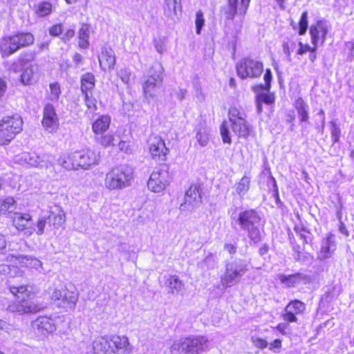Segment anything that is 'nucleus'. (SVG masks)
<instances>
[{"label":"nucleus","mask_w":354,"mask_h":354,"mask_svg":"<svg viewBox=\"0 0 354 354\" xmlns=\"http://www.w3.org/2000/svg\"><path fill=\"white\" fill-rule=\"evenodd\" d=\"M96 354H126L131 352V345L126 336L116 335L98 336L93 342Z\"/></svg>","instance_id":"f257e3e1"},{"label":"nucleus","mask_w":354,"mask_h":354,"mask_svg":"<svg viewBox=\"0 0 354 354\" xmlns=\"http://www.w3.org/2000/svg\"><path fill=\"white\" fill-rule=\"evenodd\" d=\"M209 339L202 335H190L174 341L171 354H201L209 349Z\"/></svg>","instance_id":"f03ea898"},{"label":"nucleus","mask_w":354,"mask_h":354,"mask_svg":"<svg viewBox=\"0 0 354 354\" xmlns=\"http://www.w3.org/2000/svg\"><path fill=\"white\" fill-rule=\"evenodd\" d=\"M10 290L16 297V301L10 304L7 310L11 313H17L20 315L36 313L39 310L37 305L31 300V290L25 286H10Z\"/></svg>","instance_id":"7ed1b4c3"},{"label":"nucleus","mask_w":354,"mask_h":354,"mask_svg":"<svg viewBox=\"0 0 354 354\" xmlns=\"http://www.w3.org/2000/svg\"><path fill=\"white\" fill-rule=\"evenodd\" d=\"M133 179V169L127 165H120L106 174L104 187L111 191L123 189L131 185Z\"/></svg>","instance_id":"20e7f679"},{"label":"nucleus","mask_w":354,"mask_h":354,"mask_svg":"<svg viewBox=\"0 0 354 354\" xmlns=\"http://www.w3.org/2000/svg\"><path fill=\"white\" fill-rule=\"evenodd\" d=\"M237 222L241 228L247 232L250 241L257 243L261 241V218L254 209L245 210L239 214Z\"/></svg>","instance_id":"39448f33"},{"label":"nucleus","mask_w":354,"mask_h":354,"mask_svg":"<svg viewBox=\"0 0 354 354\" xmlns=\"http://www.w3.org/2000/svg\"><path fill=\"white\" fill-rule=\"evenodd\" d=\"M54 156L48 153L38 155L36 153L23 152L14 158L15 163L26 167H36L41 169L54 170Z\"/></svg>","instance_id":"423d86ee"},{"label":"nucleus","mask_w":354,"mask_h":354,"mask_svg":"<svg viewBox=\"0 0 354 354\" xmlns=\"http://www.w3.org/2000/svg\"><path fill=\"white\" fill-rule=\"evenodd\" d=\"M162 68L159 64L152 66L145 76L142 84L145 97L147 99L156 97L162 83Z\"/></svg>","instance_id":"0eeeda50"},{"label":"nucleus","mask_w":354,"mask_h":354,"mask_svg":"<svg viewBox=\"0 0 354 354\" xmlns=\"http://www.w3.org/2000/svg\"><path fill=\"white\" fill-rule=\"evenodd\" d=\"M229 122L233 133L239 138H247L252 129L246 121V114L236 107H231L228 112Z\"/></svg>","instance_id":"6e6552de"},{"label":"nucleus","mask_w":354,"mask_h":354,"mask_svg":"<svg viewBox=\"0 0 354 354\" xmlns=\"http://www.w3.org/2000/svg\"><path fill=\"white\" fill-rule=\"evenodd\" d=\"M23 121L18 115L4 117L0 122V145L10 142L22 130Z\"/></svg>","instance_id":"1a4fd4ad"},{"label":"nucleus","mask_w":354,"mask_h":354,"mask_svg":"<svg viewBox=\"0 0 354 354\" xmlns=\"http://www.w3.org/2000/svg\"><path fill=\"white\" fill-rule=\"evenodd\" d=\"M248 270L247 264L242 260H235L228 263L225 271L221 278V282L225 287H231L237 283Z\"/></svg>","instance_id":"9d476101"},{"label":"nucleus","mask_w":354,"mask_h":354,"mask_svg":"<svg viewBox=\"0 0 354 354\" xmlns=\"http://www.w3.org/2000/svg\"><path fill=\"white\" fill-rule=\"evenodd\" d=\"M263 71V63L257 59L243 58L236 64L237 74L241 79L259 77Z\"/></svg>","instance_id":"9b49d317"},{"label":"nucleus","mask_w":354,"mask_h":354,"mask_svg":"<svg viewBox=\"0 0 354 354\" xmlns=\"http://www.w3.org/2000/svg\"><path fill=\"white\" fill-rule=\"evenodd\" d=\"M171 176L166 165L156 168L151 173L147 183L149 189L155 193L163 191L170 183Z\"/></svg>","instance_id":"f8f14e48"},{"label":"nucleus","mask_w":354,"mask_h":354,"mask_svg":"<svg viewBox=\"0 0 354 354\" xmlns=\"http://www.w3.org/2000/svg\"><path fill=\"white\" fill-rule=\"evenodd\" d=\"M52 300L59 308H72L75 307L78 300V293L76 290L62 287L54 290L52 294Z\"/></svg>","instance_id":"ddd939ff"},{"label":"nucleus","mask_w":354,"mask_h":354,"mask_svg":"<svg viewBox=\"0 0 354 354\" xmlns=\"http://www.w3.org/2000/svg\"><path fill=\"white\" fill-rule=\"evenodd\" d=\"M14 226L24 235L30 236L35 230V225L32 221V216L28 213L15 212L12 216Z\"/></svg>","instance_id":"4468645a"},{"label":"nucleus","mask_w":354,"mask_h":354,"mask_svg":"<svg viewBox=\"0 0 354 354\" xmlns=\"http://www.w3.org/2000/svg\"><path fill=\"white\" fill-rule=\"evenodd\" d=\"M35 333L39 337H45L56 330L55 321L48 317H39L32 322Z\"/></svg>","instance_id":"2eb2a0df"},{"label":"nucleus","mask_w":354,"mask_h":354,"mask_svg":"<svg viewBox=\"0 0 354 354\" xmlns=\"http://www.w3.org/2000/svg\"><path fill=\"white\" fill-rule=\"evenodd\" d=\"M75 158L77 160L79 168L88 169L91 166L98 164L99 154L94 150L87 148L75 151Z\"/></svg>","instance_id":"dca6fc26"},{"label":"nucleus","mask_w":354,"mask_h":354,"mask_svg":"<svg viewBox=\"0 0 354 354\" xmlns=\"http://www.w3.org/2000/svg\"><path fill=\"white\" fill-rule=\"evenodd\" d=\"M41 124L49 133L55 132L58 129L59 119L53 104L48 103L44 106Z\"/></svg>","instance_id":"f3484780"},{"label":"nucleus","mask_w":354,"mask_h":354,"mask_svg":"<svg viewBox=\"0 0 354 354\" xmlns=\"http://www.w3.org/2000/svg\"><path fill=\"white\" fill-rule=\"evenodd\" d=\"M149 150L153 159L160 161L166 160L169 152L165 141L159 136H154L149 140Z\"/></svg>","instance_id":"a211bd4d"},{"label":"nucleus","mask_w":354,"mask_h":354,"mask_svg":"<svg viewBox=\"0 0 354 354\" xmlns=\"http://www.w3.org/2000/svg\"><path fill=\"white\" fill-rule=\"evenodd\" d=\"M329 27L328 23L324 20H319L310 28L311 42L313 46H318L324 44Z\"/></svg>","instance_id":"6ab92c4d"},{"label":"nucleus","mask_w":354,"mask_h":354,"mask_svg":"<svg viewBox=\"0 0 354 354\" xmlns=\"http://www.w3.org/2000/svg\"><path fill=\"white\" fill-rule=\"evenodd\" d=\"M306 310V305L299 300H292L286 306L282 314L283 319L287 322H297V315H301Z\"/></svg>","instance_id":"aec40b11"},{"label":"nucleus","mask_w":354,"mask_h":354,"mask_svg":"<svg viewBox=\"0 0 354 354\" xmlns=\"http://www.w3.org/2000/svg\"><path fill=\"white\" fill-rule=\"evenodd\" d=\"M7 261L15 264H19L22 267L33 268L41 272L43 270L42 263L37 259L30 256L9 254L7 257Z\"/></svg>","instance_id":"412c9836"},{"label":"nucleus","mask_w":354,"mask_h":354,"mask_svg":"<svg viewBox=\"0 0 354 354\" xmlns=\"http://www.w3.org/2000/svg\"><path fill=\"white\" fill-rule=\"evenodd\" d=\"M201 189L198 185H191L185 195V203L180 205V209L192 210L201 203Z\"/></svg>","instance_id":"4be33fe9"},{"label":"nucleus","mask_w":354,"mask_h":354,"mask_svg":"<svg viewBox=\"0 0 354 354\" xmlns=\"http://www.w3.org/2000/svg\"><path fill=\"white\" fill-rule=\"evenodd\" d=\"M334 239V234L329 233L327 236L322 240L321 248L318 252V259L324 260L330 258L332 256L335 250Z\"/></svg>","instance_id":"5701e85b"},{"label":"nucleus","mask_w":354,"mask_h":354,"mask_svg":"<svg viewBox=\"0 0 354 354\" xmlns=\"http://www.w3.org/2000/svg\"><path fill=\"white\" fill-rule=\"evenodd\" d=\"M99 63L103 71L111 69L115 63V53L112 48L103 47L99 56Z\"/></svg>","instance_id":"b1692460"},{"label":"nucleus","mask_w":354,"mask_h":354,"mask_svg":"<svg viewBox=\"0 0 354 354\" xmlns=\"http://www.w3.org/2000/svg\"><path fill=\"white\" fill-rule=\"evenodd\" d=\"M18 50V46L13 35L5 36L0 39V53L3 57H8Z\"/></svg>","instance_id":"393cba45"},{"label":"nucleus","mask_w":354,"mask_h":354,"mask_svg":"<svg viewBox=\"0 0 354 354\" xmlns=\"http://www.w3.org/2000/svg\"><path fill=\"white\" fill-rule=\"evenodd\" d=\"M279 279L286 287L291 288L302 282L306 283L309 280V277L301 272L293 274H279Z\"/></svg>","instance_id":"a878e982"},{"label":"nucleus","mask_w":354,"mask_h":354,"mask_svg":"<svg viewBox=\"0 0 354 354\" xmlns=\"http://www.w3.org/2000/svg\"><path fill=\"white\" fill-rule=\"evenodd\" d=\"M250 0H228L230 12L228 19H232L236 14L244 15L247 11Z\"/></svg>","instance_id":"bb28decb"},{"label":"nucleus","mask_w":354,"mask_h":354,"mask_svg":"<svg viewBox=\"0 0 354 354\" xmlns=\"http://www.w3.org/2000/svg\"><path fill=\"white\" fill-rule=\"evenodd\" d=\"M294 107L297 111L299 122L301 124H306L309 121V111L310 108L308 104L301 97H298L295 100Z\"/></svg>","instance_id":"cd10ccee"},{"label":"nucleus","mask_w":354,"mask_h":354,"mask_svg":"<svg viewBox=\"0 0 354 354\" xmlns=\"http://www.w3.org/2000/svg\"><path fill=\"white\" fill-rule=\"evenodd\" d=\"M47 219L50 226L53 225L54 228L58 229L64 225L66 216L64 211L60 207H57L55 210L50 212Z\"/></svg>","instance_id":"c85d7f7f"},{"label":"nucleus","mask_w":354,"mask_h":354,"mask_svg":"<svg viewBox=\"0 0 354 354\" xmlns=\"http://www.w3.org/2000/svg\"><path fill=\"white\" fill-rule=\"evenodd\" d=\"M111 118L108 115H102L92 124V131L95 136L104 133L109 128Z\"/></svg>","instance_id":"c756f323"},{"label":"nucleus","mask_w":354,"mask_h":354,"mask_svg":"<svg viewBox=\"0 0 354 354\" xmlns=\"http://www.w3.org/2000/svg\"><path fill=\"white\" fill-rule=\"evenodd\" d=\"M251 185V178L248 176H243L234 186V194L237 195L240 199H243L248 192Z\"/></svg>","instance_id":"7c9ffc66"},{"label":"nucleus","mask_w":354,"mask_h":354,"mask_svg":"<svg viewBox=\"0 0 354 354\" xmlns=\"http://www.w3.org/2000/svg\"><path fill=\"white\" fill-rule=\"evenodd\" d=\"M91 33V26L87 24H82L78 30L79 46L80 48L87 49L89 47Z\"/></svg>","instance_id":"2f4dec72"},{"label":"nucleus","mask_w":354,"mask_h":354,"mask_svg":"<svg viewBox=\"0 0 354 354\" xmlns=\"http://www.w3.org/2000/svg\"><path fill=\"white\" fill-rule=\"evenodd\" d=\"M58 164L68 171L79 169L77 160L75 158V152L61 156L58 159Z\"/></svg>","instance_id":"473e14b6"},{"label":"nucleus","mask_w":354,"mask_h":354,"mask_svg":"<svg viewBox=\"0 0 354 354\" xmlns=\"http://www.w3.org/2000/svg\"><path fill=\"white\" fill-rule=\"evenodd\" d=\"M18 50L32 45L34 43V36L30 32H20L13 35Z\"/></svg>","instance_id":"72a5a7b5"},{"label":"nucleus","mask_w":354,"mask_h":354,"mask_svg":"<svg viewBox=\"0 0 354 354\" xmlns=\"http://www.w3.org/2000/svg\"><path fill=\"white\" fill-rule=\"evenodd\" d=\"M95 77L91 73L84 74L81 78V90L84 94L88 93L95 86Z\"/></svg>","instance_id":"f704fd0d"},{"label":"nucleus","mask_w":354,"mask_h":354,"mask_svg":"<svg viewBox=\"0 0 354 354\" xmlns=\"http://www.w3.org/2000/svg\"><path fill=\"white\" fill-rule=\"evenodd\" d=\"M53 11V5L48 1L39 2L35 6V13L39 17L49 15Z\"/></svg>","instance_id":"c9c22d12"},{"label":"nucleus","mask_w":354,"mask_h":354,"mask_svg":"<svg viewBox=\"0 0 354 354\" xmlns=\"http://www.w3.org/2000/svg\"><path fill=\"white\" fill-rule=\"evenodd\" d=\"M209 131L202 124L198 127L196 140L201 147L206 146L209 140Z\"/></svg>","instance_id":"e433bc0d"},{"label":"nucleus","mask_w":354,"mask_h":354,"mask_svg":"<svg viewBox=\"0 0 354 354\" xmlns=\"http://www.w3.org/2000/svg\"><path fill=\"white\" fill-rule=\"evenodd\" d=\"M95 140L104 147L114 146L115 142L116 141L115 136L111 133L97 135L95 136Z\"/></svg>","instance_id":"4c0bfd02"},{"label":"nucleus","mask_w":354,"mask_h":354,"mask_svg":"<svg viewBox=\"0 0 354 354\" xmlns=\"http://www.w3.org/2000/svg\"><path fill=\"white\" fill-rule=\"evenodd\" d=\"M167 284L173 292H177L182 290L184 286L183 282L176 275L170 276L167 281Z\"/></svg>","instance_id":"58836bf2"},{"label":"nucleus","mask_w":354,"mask_h":354,"mask_svg":"<svg viewBox=\"0 0 354 354\" xmlns=\"http://www.w3.org/2000/svg\"><path fill=\"white\" fill-rule=\"evenodd\" d=\"M297 47V44L295 41L292 39H288L286 41H283L282 48L283 53L286 55L287 59L290 62L291 61V53L294 52Z\"/></svg>","instance_id":"ea45409f"},{"label":"nucleus","mask_w":354,"mask_h":354,"mask_svg":"<svg viewBox=\"0 0 354 354\" xmlns=\"http://www.w3.org/2000/svg\"><path fill=\"white\" fill-rule=\"evenodd\" d=\"M330 127L333 143H337L339 140V138L341 136V129L339 126L333 120L330 122Z\"/></svg>","instance_id":"a19ab883"},{"label":"nucleus","mask_w":354,"mask_h":354,"mask_svg":"<svg viewBox=\"0 0 354 354\" xmlns=\"http://www.w3.org/2000/svg\"><path fill=\"white\" fill-rule=\"evenodd\" d=\"M308 26V12L304 11L301 16L299 22V35H303L306 33Z\"/></svg>","instance_id":"79ce46f5"},{"label":"nucleus","mask_w":354,"mask_h":354,"mask_svg":"<svg viewBox=\"0 0 354 354\" xmlns=\"http://www.w3.org/2000/svg\"><path fill=\"white\" fill-rule=\"evenodd\" d=\"M221 135L224 143L230 144L232 142L230 136L229 124L227 121H224L220 128Z\"/></svg>","instance_id":"37998d69"},{"label":"nucleus","mask_w":354,"mask_h":354,"mask_svg":"<svg viewBox=\"0 0 354 354\" xmlns=\"http://www.w3.org/2000/svg\"><path fill=\"white\" fill-rule=\"evenodd\" d=\"M33 71L32 66L26 68L21 75V81L24 84H29L32 82Z\"/></svg>","instance_id":"c03bdc74"},{"label":"nucleus","mask_w":354,"mask_h":354,"mask_svg":"<svg viewBox=\"0 0 354 354\" xmlns=\"http://www.w3.org/2000/svg\"><path fill=\"white\" fill-rule=\"evenodd\" d=\"M257 97L260 102H263L266 104H271L274 103L275 100L274 95L273 93H269V91L259 93Z\"/></svg>","instance_id":"a18cd8bd"},{"label":"nucleus","mask_w":354,"mask_h":354,"mask_svg":"<svg viewBox=\"0 0 354 354\" xmlns=\"http://www.w3.org/2000/svg\"><path fill=\"white\" fill-rule=\"evenodd\" d=\"M49 98L52 101L57 100L61 93L60 86L58 83H52L50 84Z\"/></svg>","instance_id":"49530a36"},{"label":"nucleus","mask_w":354,"mask_h":354,"mask_svg":"<svg viewBox=\"0 0 354 354\" xmlns=\"http://www.w3.org/2000/svg\"><path fill=\"white\" fill-rule=\"evenodd\" d=\"M204 24H205V19L203 17V13L202 12V11L199 10L196 14V19H195L196 32L198 35L201 34V32L204 26Z\"/></svg>","instance_id":"de8ad7c7"},{"label":"nucleus","mask_w":354,"mask_h":354,"mask_svg":"<svg viewBox=\"0 0 354 354\" xmlns=\"http://www.w3.org/2000/svg\"><path fill=\"white\" fill-rule=\"evenodd\" d=\"M0 209L2 214H5L15 204L13 198L9 197L3 200H0Z\"/></svg>","instance_id":"09e8293b"},{"label":"nucleus","mask_w":354,"mask_h":354,"mask_svg":"<svg viewBox=\"0 0 354 354\" xmlns=\"http://www.w3.org/2000/svg\"><path fill=\"white\" fill-rule=\"evenodd\" d=\"M84 100L86 105L89 110L95 111L97 109L96 99L90 96L88 93H86L84 94Z\"/></svg>","instance_id":"8fccbe9b"},{"label":"nucleus","mask_w":354,"mask_h":354,"mask_svg":"<svg viewBox=\"0 0 354 354\" xmlns=\"http://www.w3.org/2000/svg\"><path fill=\"white\" fill-rule=\"evenodd\" d=\"M47 223V218H40L37 222L36 225L35 226V230L34 232H35L39 236L43 234L44 233V229L46 226Z\"/></svg>","instance_id":"3c124183"},{"label":"nucleus","mask_w":354,"mask_h":354,"mask_svg":"<svg viewBox=\"0 0 354 354\" xmlns=\"http://www.w3.org/2000/svg\"><path fill=\"white\" fill-rule=\"evenodd\" d=\"M272 79V75L270 69H266V73L263 76V80L265 81V85H260L261 88L266 91H270L271 86V81Z\"/></svg>","instance_id":"603ef678"},{"label":"nucleus","mask_w":354,"mask_h":354,"mask_svg":"<svg viewBox=\"0 0 354 354\" xmlns=\"http://www.w3.org/2000/svg\"><path fill=\"white\" fill-rule=\"evenodd\" d=\"M165 6L168 12L176 14V10L178 7L180 8V4L178 0H165Z\"/></svg>","instance_id":"864d4df0"},{"label":"nucleus","mask_w":354,"mask_h":354,"mask_svg":"<svg viewBox=\"0 0 354 354\" xmlns=\"http://www.w3.org/2000/svg\"><path fill=\"white\" fill-rule=\"evenodd\" d=\"M156 50L160 54L164 53L167 50V40L165 38L156 40L155 43Z\"/></svg>","instance_id":"5fc2aeb1"},{"label":"nucleus","mask_w":354,"mask_h":354,"mask_svg":"<svg viewBox=\"0 0 354 354\" xmlns=\"http://www.w3.org/2000/svg\"><path fill=\"white\" fill-rule=\"evenodd\" d=\"M299 48L297 51V54L302 55L307 52L316 51L318 46H310L308 44H303L301 41L299 42Z\"/></svg>","instance_id":"6e6d98bb"},{"label":"nucleus","mask_w":354,"mask_h":354,"mask_svg":"<svg viewBox=\"0 0 354 354\" xmlns=\"http://www.w3.org/2000/svg\"><path fill=\"white\" fill-rule=\"evenodd\" d=\"M118 75L123 83L127 84L130 80L131 72L127 68H122L118 71Z\"/></svg>","instance_id":"4d7b16f0"},{"label":"nucleus","mask_w":354,"mask_h":354,"mask_svg":"<svg viewBox=\"0 0 354 354\" xmlns=\"http://www.w3.org/2000/svg\"><path fill=\"white\" fill-rule=\"evenodd\" d=\"M63 32V25L57 24L51 26L49 29V34L53 37L59 36Z\"/></svg>","instance_id":"13d9d810"},{"label":"nucleus","mask_w":354,"mask_h":354,"mask_svg":"<svg viewBox=\"0 0 354 354\" xmlns=\"http://www.w3.org/2000/svg\"><path fill=\"white\" fill-rule=\"evenodd\" d=\"M75 36V29L74 28H69L66 30L63 34L61 37V39L64 42H68L73 37Z\"/></svg>","instance_id":"bf43d9fd"},{"label":"nucleus","mask_w":354,"mask_h":354,"mask_svg":"<svg viewBox=\"0 0 354 354\" xmlns=\"http://www.w3.org/2000/svg\"><path fill=\"white\" fill-rule=\"evenodd\" d=\"M24 65V61L22 58H19L17 61L14 62L9 69L13 72H18L19 71Z\"/></svg>","instance_id":"052dcab7"},{"label":"nucleus","mask_w":354,"mask_h":354,"mask_svg":"<svg viewBox=\"0 0 354 354\" xmlns=\"http://www.w3.org/2000/svg\"><path fill=\"white\" fill-rule=\"evenodd\" d=\"M295 232L299 235L301 239L304 240L305 243H307V238L306 236V233L307 232L306 230L304 227H301L299 225H296L294 228Z\"/></svg>","instance_id":"680f3d73"},{"label":"nucleus","mask_w":354,"mask_h":354,"mask_svg":"<svg viewBox=\"0 0 354 354\" xmlns=\"http://www.w3.org/2000/svg\"><path fill=\"white\" fill-rule=\"evenodd\" d=\"M253 343L257 347L260 348H266L268 345L266 340L260 338L253 339Z\"/></svg>","instance_id":"e2e57ef3"},{"label":"nucleus","mask_w":354,"mask_h":354,"mask_svg":"<svg viewBox=\"0 0 354 354\" xmlns=\"http://www.w3.org/2000/svg\"><path fill=\"white\" fill-rule=\"evenodd\" d=\"M281 346V341L279 339H275L270 344L269 348L274 352L277 351Z\"/></svg>","instance_id":"0e129e2a"},{"label":"nucleus","mask_w":354,"mask_h":354,"mask_svg":"<svg viewBox=\"0 0 354 354\" xmlns=\"http://www.w3.org/2000/svg\"><path fill=\"white\" fill-rule=\"evenodd\" d=\"M118 148L120 151L124 153H129L130 151L129 145L125 141H120L118 143Z\"/></svg>","instance_id":"69168bd1"},{"label":"nucleus","mask_w":354,"mask_h":354,"mask_svg":"<svg viewBox=\"0 0 354 354\" xmlns=\"http://www.w3.org/2000/svg\"><path fill=\"white\" fill-rule=\"evenodd\" d=\"M7 241L5 236L0 233V253L2 252L6 248Z\"/></svg>","instance_id":"338daca9"},{"label":"nucleus","mask_w":354,"mask_h":354,"mask_svg":"<svg viewBox=\"0 0 354 354\" xmlns=\"http://www.w3.org/2000/svg\"><path fill=\"white\" fill-rule=\"evenodd\" d=\"M224 248L231 254H235L236 252V247L233 244H225Z\"/></svg>","instance_id":"774afa93"}]
</instances>
